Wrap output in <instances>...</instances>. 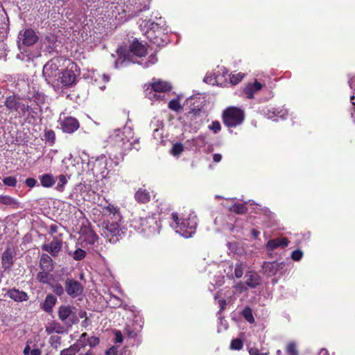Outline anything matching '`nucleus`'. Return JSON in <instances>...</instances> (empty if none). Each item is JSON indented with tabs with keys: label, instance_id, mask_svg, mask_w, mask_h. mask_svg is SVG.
<instances>
[{
	"label": "nucleus",
	"instance_id": "nucleus-1",
	"mask_svg": "<svg viewBox=\"0 0 355 355\" xmlns=\"http://www.w3.org/2000/svg\"><path fill=\"white\" fill-rule=\"evenodd\" d=\"M170 225L182 236L190 238L196 232L197 218L193 213L183 216H180L178 213H172Z\"/></svg>",
	"mask_w": 355,
	"mask_h": 355
},
{
	"label": "nucleus",
	"instance_id": "nucleus-2",
	"mask_svg": "<svg viewBox=\"0 0 355 355\" xmlns=\"http://www.w3.org/2000/svg\"><path fill=\"white\" fill-rule=\"evenodd\" d=\"M132 137V131L129 127H124L122 130L116 129L109 136V143L119 148L122 153L130 150L132 148V143L130 141Z\"/></svg>",
	"mask_w": 355,
	"mask_h": 355
},
{
	"label": "nucleus",
	"instance_id": "nucleus-3",
	"mask_svg": "<svg viewBox=\"0 0 355 355\" xmlns=\"http://www.w3.org/2000/svg\"><path fill=\"white\" fill-rule=\"evenodd\" d=\"M121 220H107L103 223L101 235L110 243H116L123 234V231L120 227L119 223Z\"/></svg>",
	"mask_w": 355,
	"mask_h": 355
},
{
	"label": "nucleus",
	"instance_id": "nucleus-4",
	"mask_svg": "<svg viewBox=\"0 0 355 355\" xmlns=\"http://www.w3.org/2000/svg\"><path fill=\"white\" fill-rule=\"evenodd\" d=\"M161 19V18L159 19ZM141 26L147 28L146 35L153 43L159 45L158 37L164 34L166 28H164V23L162 20L159 23L151 21H143L140 24Z\"/></svg>",
	"mask_w": 355,
	"mask_h": 355
},
{
	"label": "nucleus",
	"instance_id": "nucleus-5",
	"mask_svg": "<svg viewBox=\"0 0 355 355\" xmlns=\"http://www.w3.org/2000/svg\"><path fill=\"white\" fill-rule=\"evenodd\" d=\"M243 119L244 114L241 109L232 107L223 112V121L228 127H236L240 125Z\"/></svg>",
	"mask_w": 355,
	"mask_h": 355
},
{
	"label": "nucleus",
	"instance_id": "nucleus-6",
	"mask_svg": "<svg viewBox=\"0 0 355 355\" xmlns=\"http://www.w3.org/2000/svg\"><path fill=\"white\" fill-rule=\"evenodd\" d=\"M110 161L114 163V166H118L119 164V161L118 159L114 161L112 159H110L107 158L105 155H102L100 157H97L93 162V167L92 168L93 173L96 174H101L103 176H104V173L105 172V171L111 167L112 163L110 164Z\"/></svg>",
	"mask_w": 355,
	"mask_h": 355
},
{
	"label": "nucleus",
	"instance_id": "nucleus-7",
	"mask_svg": "<svg viewBox=\"0 0 355 355\" xmlns=\"http://www.w3.org/2000/svg\"><path fill=\"white\" fill-rule=\"evenodd\" d=\"M140 227L138 230L144 233L146 236H150L159 233V225L157 221L153 217L141 218L139 223Z\"/></svg>",
	"mask_w": 355,
	"mask_h": 355
},
{
	"label": "nucleus",
	"instance_id": "nucleus-8",
	"mask_svg": "<svg viewBox=\"0 0 355 355\" xmlns=\"http://www.w3.org/2000/svg\"><path fill=\"white\" fill-rule=\"evenodd\" d=\"M62 58H56L51 60L43 68V75L46 77V80H50L57 78L60 74L59 67Z\"/></svg>",
	"mask_w": 355,
	"mask_h": 355
},
{
	"label": "nucleus",
	"instance_id": "nucleus-9",
	"mask_svg": "<svg viewBox=\"0 0 355 355\" xmlns=\"http://www.w3.org/2000/svg\"><path fill=\"white\" fill-rule=\"evenodd\" d=\"M59 318L67 325L71 326L78 322V318L73 311V308L69 306H62L58 311Z\"/></svg>",
	"mask_w": 355,
	"mask_h": 355
},
{
	"label": "nucleus",
	"instance_id": "nucleus-10",
	"mask_svg": "<svg viewBox=\"0 0 355 355\" xmlns=\"http://www.w3.org/2000/svg\"><path fill=\"white\" fill-rule=\"evenodd\" d=\"M59 121L61 129L64 132L72 133L77 130L79 128V122L76 119L73 117L64 116L63 118H62V116H60Z\"/></svg>",
	"mask_w": 355,
	"mask_h": 355
},
{
	"label": "nucleus",
	"instance_id": "nucleus-11",
	"mask_svg": "<svg viewBox=\"0 0 355 355\" xmlns=\"http://www.w3.org/2000/svg\"><path fill=\"white\" fill-rule=\"evenodd\" d=\"M65 289L67 294L71 297H76L83 291V287L78 282L69 279L66 280Z\"/></svg>",
	"mask_w": 355,
	"mask_h": 355
},
{
	"label": "nucleus",
	"instance_id": "nucleus-12",
	"mask_svg": "<svg viewBox=\"0 0 355 355\" xmlns=\"http://www.w3.org/2000/svg\"><path fill=\"white\" fill-rule=\"evenodd\" d=\"M70 69H67L62 73V76L59 77L60 83L65 87L71 86L75 82L76 75L73 71L74 67L73 63H70Z\"/></svg>",
	"mask_w": 355,
	"mask_h": 355
},
{
	"label": "nucleus",
	"instance_id": "nucleus-13",
	"mask_svg": "<svg viewBox=\"0 0 355 355\" xmlns=\"http://www.w3.org/2000/svg\"><path fill=\"white\" fill-rule=\"evenodd\" d=\"M102 207V214L112 220H121V216L117 207L108 204Z\"/></svg>",
	"mask_w": 355,
	"mask_h": 355
},
{
	"label": "nucleus",
	"instance_id": "nucleus-14",
	"mask_svg": "<svg viewBox=\"0 0 355 355\" xmlns=\"http://www.w3.org/2000/svg\"><path fill=\"white\" fill-rule=\"evenodd\" d=\"M15 252L12 247H8L2 254V264L5 269H9L12 266L15 259Z\"/></svg>",
	"mask_w": 355,
	"mask_h": 355
},
{
	"label": "nucleus",
	"instance_id": "nucleus-15",
	"mask_svg": "<svg viewBox=\"0 0 355 355\" xmlns=\"http://www.w3.org/2000/svg\"><path fill=\"white\" fill-rule=\"evenodd\" d=\"M62 243L58 239H54L50 243L44 244L42 247V250L48 252L52 256L58 255L62 248Z\"/></svg>",
	"mask_w": 355,
	"mask_h": 355
},
{
	"label": "nucleus",
	"instance_id": "nucleus-16",
	"mask_svg": "<svg viewBox=\"0 0 355 355\" xmlns=\"http://www.w3.org/2000/svg\"><path fill=\"white\" fill-rule=\"evenodd\" d=\"M288 243L289 241L286 238H277L269 240L266 243V248L268 250L272 251L279 247H286L288 245Z\"/></svg>",
	"mask_w": 355,
	"mask_h": 355
},
{
	"label": "nucleus",
	"instance_id": "nucleus-17",
	"mask_svg": "<svg viewBox=\"0 0 355 355\" xmlns=\"http://www.w3.org/2000/svg\"><path fill=\"white\" fill-rule=\"evenodd\" d=\"M284 266L283 262L278 263L276 261L268 262L263 264V270L268 275H273L277 272L280 269H282Z\"/></svg>",
	"mask_w": 355,
	"mask_h": 355
},
{
	"label": "nucleus",
	"instance_id": "nucleus-18",
	"mask_svg": "<svg viewBox=\"0 0 355 355\" xmlns=\"http://www.w3.org/2000/svg\"><path fill=\"white\" fill-rule=\"evenodd\" d=\"M151 87V89L155 92H166L172 88L169 83L161 80H154Z\"/></svg>",
	"mask_w": 355,
	"mask_h": 355
},
{
	"label": "nucleus",
	"instance_id": "nucleus-19",
	"mask_svg": "<svg viewBox=\"0 0 355 355\" xmlns=\"http://www.w3.org/2000/svg\"><path fill=\"white\" fill-rule=\"evenodd\" d=\"M262 84L255 81L254 83L248 84L244 89V94L248 98H252L254 95L262 89Z\"/></svg>",
	"mask_w": 355,
	"mask_h": 355
},
{
	"label": "nucleus",
	"instance_id": "nucleus-20",
	"mask_svg": "<svg viewBox=\"0 0 355 355\" xmlns=\"http://www.w3.org/2000/svg\"><path fill=\"white\" fill-rule=\"evenodd\" d=\"M81 239L87 244L92 245L96 241L97 236L92 230L87 228L82 230Z\"/></svg>",
	"mask_w": 355,
	"mask_h": 355
},
{
	"label": "nucleus",
	"instance_id": "nucleus-21",
	"mask_svg": "<svg viewBox=\"0 0 355 355\" xmlns=\"http://www.w3.org/2000/svg\"><path fill=\"white\" fill-rule=\"evenodd\" d=\"M234 199L233 198L227 200V202H231L230 205H227L230 211L236 214H244L247 211L248 209L245 206V204L236 203L234 202Z\"/></svg>",
	"mask_w": 355,
	"mask_h": 355
},
{
	"label": "nucleus",
	"instance_id": "nucleus-22",
	"mask_svg": "<svg viewBox=\"0 0 355 355\" xmlns=\"http://www.w3.org/2000/svg\"><path fill=\"white\" fill-rule=\"evenodd\" d=\"M38 40V36L32 29H27L24 32V45H32Z\"/></svg>",
	"mask_w": 355,
	"mask_h": 355
},
{
	"label": "nucleus",
	"instance_id": "nucleus-23",
	"mask_svg": "<svg viewBox=\"0 0 355 355\" xmlns=\"http://www.w3.org/2000/svg\"><path fill=\"white\" fill-rule=\"evenodd\" d=\"M130 51L132 53L139 57L144 56L146 54V46L137 40H135L130 45Z\"/></svg>",
	"mask_w": 355,
	"mask_h": 355
},
{
	"label": "nucleus",
	"instance_id": "nucleus-24",
	"mask_svg": "<svg viewBox=\"0 0 355 355\" xmlns=\"http://www.w3.org/2000/svg\"><path fill=\"white\" fill-rule=\"evenodd\" d=\"M40 266L43 270L50 272L53 269L52 259L46 254H43L40 258Z\"/></svg>",
	"mask_w": 355,
	"mask_h": 355
},
{
	"label": "nucleus",
	"instance_id": "nucleus-25",
	"mask_svg": "<svg viewBox=\"0 0 355 355\" xmlns=\"http://www.w3.org/2000/svg\"><path fill=\"white\" fill-rule=\"evenodd\" d=\"M46 332L47 334L56 333L58 334H63L64 331V327L58 322H51L46 327Z\"/></svg>",
	"mask_w": 355,
	"mask_h": 355
},
{
	"label": "nucleus",
	"instance_id": "nucleus-26",
	"mask_svg": "<svg viewBox=\"0 0 355 355\" xmlns=\"http://www.w3.org/2000/svg\"><path fill=\"white\" fill-rule=\"evenodd\" d=\"M135 196L137 201L142 203L148 202L150 198L149 192L143 189H139Z\"/></svg>",
	"mask_w": 355,
	"mask_h": 355
},
{
	"label": "nucleus",
	"instance_id": "nucleus-27",
	"mask_svg": "<svg viewBox=\"0 0 355 355\" xmlns=\"http://www.w3.org/2000/svg\"><path fill=\"white\" fill-rule=\"evenodd\" d=\"M286 111L284 110H277L275 108L268 110L267 115L268 119H272L274 117H279L281 119H285V115L286 114Z\"/></svg>",
	"mask_w": 355,
	"mask_h": 355
},
{
	"label": "nucleus",
	"instance_id": "nucleus-28",
	"mask_svg": "<svg viewBox=\"0 0 355 355\" xmlns=\"http://www.w3.org/2000/svg\"><path fill=\"white\" fill-rule=\"evenodd\" d=\"M40 182L43 187H51L55 184V180L51 174H44L40 177Z\"/></svg>",
	"mask_w": 355,
	"mask_h": 355
},
{
	"label": "nucleus",
	"instance_id": "nucleus-29",
	"mask_svg": "<svg viewBox=\"0 0 355 355\" xmlns=\"http://www.w3.org/2000/svg\"><path fill=\"white\" fill-rule=\"evenodd\" d=\"M97 75L98 78L94 76V83L101 90H103L105 88V83L110 80V77L105 74L100 75L98 73Z\"/></svg>",
	"mask_w": 355,
	"mask_h": 355
},
{
	"label": "nucleus",
	"instance_id": "nucleus-30",
	"mask_svg": "<svg viewBox=\"0 0 355 355\" xmlns=\"http://www.w3.org/2000/svg\"><path fill=\"white\" fill-rule=\"evenodd\" d=\"M247 281L246 284L252 288H254L259 284V278L257 274L248 273L246 275Z\"/></svg>",
	"mask_w": 355,
	"mask_h": 355
},
{
	"label": "nucleus",
	"instance_id": "nucleus-31",
	"mask_svg": "<svg viewBox=\"0 0 355 355\" xmlns=\"http://www.w3.org/2000/svg\"><path fill=\"white\" fill-rule=\"evenodd\" d=\"M57 299L55 296L52 295H48L46 297L44 309L46 311H50L52 309V307L55 305Z\"/></svg>",
	"mask_w": 355,
	"mask_h": 355
},
{
	"label": "nucleus",
	"instance_id": "nucleus-32",
	"mask_svg": "<svg viewBox=\"0 0 355 355\" xmlns=\"http://www.w3.org/2000/svg\"><path fill=\"white\" fill-rule=\"evenodd\" d=\"M7 294L11 299H12L15 302L22 301V292L19 291L17 289L13 288L9 290Z\"/></svg>",
	"mask_w": 355,
	"mask_h": 355
},
{
	"label": "nucleus",
	"instance_id": "nucleus-33",
	"mask_svg": "<svg viewBox=\"0 0 355 355\" xmlns=\"http://www.w3.org/2000/svg\"><path fill=\"white\" fill-rule=\"evenodd\" d=\"M44 140L46 142H49L51 144H54L55 140V132L52 130L46 129L44 130Z\"/></svg>",
	"mask_w": 355,
	"mask_h": 355
},
{
	"label": "nucleus",
	"instance_id": "nucleus-34",
	"mask_svg": "<svg viewBox=\"0 0 355 355\" xmlns=\"http://www.w3.org/2000/svg\"><path fill=\"white\" fill-rule=\"evenodd\" d=\"M0 202L6 205H10L15 207L17 202L15 199L7 196H0Z\"/></svg>",
	"mask_w": 355,
	"mask_h": 355
},
{
	"label": "nucleus",
	"instance_id": "nucleus-35",
	"mask_svg": "<svg viewBox=\"0 0 355 355\" xmlns=\"http://www.w3.org/2000/svg\"><path fill=\"white\" fill-rule=\"evenodd\" d=\"M24 355H41V350L38 348L31 349L29 344L27 343L24 349Z\"/></svg>",
	"mask_w": 355,
	"mask_h": 355
},
{
	"label": "nucleus",
	"instance_id": "nucleus-36",
	"mask_svg": "<svg viewBox=\"0 0 355 355\" xmlns=\"http://www.w3.org/2000/svg\"><path fill=\"white\" fill-rule=\"evenodd\" d=\"M243 315L245 319L250 323H253L254 322V319L250 308L245 307L243 311Z\"/></svg>",
	"mask_w": 355,
	"mask_h": 355
},
{
	"label": "nucleus",
	"instance_id": "nucleus-37",
	"mask_svg": "<svg viewBox=\"0 0 355 355\" xmlns=\"http://www.w3.org/2000/svg\"><path fill=\"white\" fill-rule=\"evenodd\" d=\"M51 346L55 349L58 348L61 344V338L58 336H51L49 338Z\"/></svg>",
	"mask_w": 355,
	"mask_h": 355
},
{
	"label": "nucleus",
	"instance_id": "nucleus-38",
	"mask_svg": "<svg viewBox=\"0 0 355 355\" xmlns=\"http://www.w3.org/2000/svg\"><path fill=\"white\" fill-rule=\"evenodd\" d=\"M244 266L243 263L238 262L235 265L234 275L236 278H240L243 275Z\"/></svg>",
	"mask_w": 355,
	"mask_h": 355
},
{
	"label": "nucleus",
	"instance_id": "nucleus-39",
	"mask_svg": "<svg viewBox=\"0 0 355 355\" xmlns=\"http://www.w3.org/2000/svg\"><path fill=\"white\" fill-rule=\"evenodd\" d=\"M85 254L86 253L83 250L78 248L73 252L72 257L75 260L80 261L85 258Z\"/></svg>",
	"mask_w": 355,
	"mask_h": 355
},
{
	"label": "nucleus",
	"instance_id": "nucleus-40",
	"mask_svg": "<svg viewBox=\"0 0 355 355\" xmlns=\"http://www.w3.org/2000/svg\"><path fill=\"white\" fill-rule=\"evenodd\" d=\"M168 107L171 110H172L173 111H176V112H178L182 108L178 99H173V100H171L168 103Z\"/></svg>",
	"mask_w": 355,
	"mask_h": 355
},
{
	"label": "nucleus",
	"instance_id": "nucleus-41",
	"mask_svg": "<svg viewBox=\"0 0 355 355\" xmlns=\"http://www.w3.org/2000/svg\"><path fill=\"white\" fill-rule=\"evenodd\" d=\"M184 150L183 145L181 143H177L173 145L171 149V153L176 156L179 155Z\"/></svg>",
	"mask_w": 355,
	"mask_h": 355
},
{
	"label": "nucleus",
	"instance_id": "nucleus-42",
	"mask_svg": "<svg viewBox=\"0 0 355 355\" xmlns=\"http://www.w3.org/2000/svg\"><path fill=\"white\" fill-rule=\"evenodd\" d=\"M244 74L242 73H238L236 74H232L230 76V83L232 85H236L243 78Z\"/></svg>",
	"mask_w": 355,
	"mask_h": 355
},
{
	"label": "nucleus",
	"instance_id": "nucleus-43",
	"mask_svg": "<svg viewBox=\"0 0 355 355\" xmlns=\"http://www.w3.org/2000/svg\"><path fill=\"white\" fill-rule=\"evenodd\" d=\"M209 130H211L214 133L216 134L221 130L220 123L217 121H212L210 125L208 126Z\"/></svg>",
	"mask_w": 355,
	"mask_h": 355
},
{
	"label": "nucleus",
	"instance_id": "nucleus-44",
	"mask_svg": "<svg viewBox=\"0 0 355 355\" xmlns=\"http://www.w3.org/2000/svg\"><path fill=\"white\" fill-rule=\"evenodd\" d=\"M230 347L232 349L239 350L243 347V342L241 339L236 338L232 340Z\"/></svg>",
	"mask_w": 355,
	"mask_h": 355
},
{
	"label": "nucleus",
	"instance_id": "nucleus-45",
	"mask_svg": "<svg viewBox=\"0 0 355 355\" xmlns=\"http://www.w3.org/2000/svg\"><path fill=\"white\" fill-rule=\"evenodd\" d=\"M286 352L288 355H298L296 345L294 343H289L286 347Z\"/></svg>",
	"mask_w": 355,
	"mask_h": 355
},
{
	"label": "nucleus",
	"instance_id": "nucleus-46",
	"mask_svg": "<svg viewBox=\"0 0 355 355\" xmlns=\"http://www.w3.org/2000/svg\"><path fill=\"white\" fill-rule=\"evenodd\" d=\"M76 352V347L73 345L69 348L61 350L60 355H74Z\"/></svg>",
	"mask_w": 355,
	"mask_h": 355
},
{
	"label": "nucleus",
	"instance_id": "nucleus-47",
	"mask_svg": "<svg viewBox=\"0 0 355 355\" xmlns=\"http://www.w3.org/2000/svg\"><path fill=\"white\" fill-rule=\"evenodd\" d=\"M349 85L352 89V95L351 96V102L352 105H355V76L349 80Z\"/></svg>",
	"mask_w": 355,
	"mask_h": 355
},
{
	"label": "nucleus",
	"instance_id": "nucleus-48",
	"mask_svg": "<svg viewBox=\"0 0 355 355\" xmlns=\"http://www.w3.org/2000/svg\"><path fill=\"white\" fill-rule=\"evenodd\" d=\"M49 272L43 270L42 272H40L37 274V279L40 282L46 283L49 280Z\"/></svg>",
	"mask_w": 355,
	"mask_h": 355
},
{
	"label": "nucleus",
	"instance_id": "nucleus-49",
	"mask_svg": "<svg viewBox=\"0 0 355 355\" xmlns=\"http://www.w3.org/2000/svg\"><path fill=\"white\" fill-rule=\"evenodd\" d=\"M303 256V252L300 250H294L291 253V258L293 261H299Z\"/></svg>",
	"mask_w": 355,
	"mask_h": 355
},
{
	"label": "nucleus",
	"instance_id": "nucleus-50",
	"mask_svg": "<svg viewBox=\"0 0 355 355\" xmlns=\"http://www.w3.org/2000/svg\"><path fill=\"white\" fill-rule=\"evenodd\" d=\"M3 182L6 185L10 186V187H14V186H15V184L17 183L16 178L14 177H11V176L5 178L3 180Z\"/></svg>",
	"mask_w": 355,
	"mask_h": 355
},
{
	"label": "nucleus",
	"instance_id": "nucleus-51",
	"mask_svg": "<svg viewBox=\"0 0 355 355\" xmlns=\"http://www.w3.org/2000/svg\"><path fill=\"white\" fill-rule=\"evenodd\" d=\"M157 61V59L155 56V55H151L149 58H148V60L147 62H146L145 63L142 64L144 65V67H149L150 66L155 64Z\"/></svg>",
	"mask_w": 355,
	"mask_h": 355
},
{
	"label": "nucleus",
	"instance_id": "nucleus-52",
	"mask_svg": "<svg viewBox=\"0 0 355 355\" xmlns=\"http://www.w3.org/2000/svg\"><path fill=\"white\" fill-rule=\"evenodd\" d=\"M53 291L58 295H61L64 292L62 286L58 284H56L53 286Z\"/></svg>",
	"mask_w": 355,
	"mask_h": 355
},
{
	"label": "nucleus",
	"instance_id": "nucleus-53",
	"mask_svg": "<svg viewBox=\"0 0 355 355\" xmlns=\"http://www.w3.org/2000/svg\"><path fill=\"white\" fill-rule=\"evenodd\" d=\"M6 105L8 107L12 109L16 108V103L14 101V98H12L11 97H9L6 100Z\"/></svg>",
	"mask_w": 355,
	"mask_h": 355
},
{
	"label": "nucleus",
	"instance_id": "nucleus-54",
	"mask_svg": "<svg viewBox=\"0 0 355 355\" xmlns=\"http://www.w3.org/2000/svg\"><path fill=\"white\" fill-rule=\"evenodd\" d=\"M88 343L90 346H95L99 343V339L97 337L92 336L89 338Z\"/></svg>",
	"mask_w": 355,
	"mask_h": 355
},
{
	"label": "nucleus",
	"instance_id": "nucleus-55",
	"mask_svg": "<svg viewBox=\"0 0 355 355\" xmlns=\"http://www.w3.org/2000/svg\"><path fill=\"white\" fill-rule=\"evenodd\" d=\"M28 98L30 99L32 98V99H33L34 101L37 102V101H40L41 99V94L37 92L35 94H34L33 95L29 94L28 95Z\"/></svg>",
	"mask_w": 355,
	"mask_h": 355
},
{
	"label": "nucleus",
	"instance_id": "nucleus-56",
	"mask_svg": "<svg viewBox=\"0 0 355 355\" xmlns=\"http://www.w3.org/2000/svg\"><path fill=\"white\" fill-rule=\"evenodd\" d=\"M36 183H37V181L34 178H27L26 180V184L30 188L34 187L35 186Z\"/></svg>",
	"mask_w": 355,
	"mask_h": 355
},
{
	"label": "nucleus",
	"instance_id": "nucleus-57",
	"mask_svg": "<svg viewBox=\"0 0 355 355\" xmlns=\"http://www.w3.org/2000/svg\"><path fill=\"white\" fill-rule=\"evenodd\" d=\"M115 341L116 343H121L123 341V336L121 333L119 331L115 333Z\"/></svg>",
	"mask_w": 355,
	"mask_h": 355
},
{
	"label": "nucleus",
	"instance_id": "nucleus-58",
	"mask_svg": "<svg viewBox=\"0 0 355 355\" xmlns=\"http://www.w3.org/2000/svg\"><path fill=\"white\" fill-rule=\"evenodd\" d=\"M67 182V177L64 175L59 176V184L58 185L63 186Z\"/></svg>",
	"mask_w": 355,
	"mask_h": 355
},
{
	"label": "nucleus",
	"instance_id": "nucleus-59",
	"mask_svg": "<svg viewBox=\"0 0 355 355\" xmlns=\"http://www.w3.org/2000/svg\"><path fill=\"white\" fill-rule=\"evenodd\" d=\"M126 62V60L124 58L123 60H121V58H119V60H117L116 62H115V67L116 68H119L120 66H122L124 63Z\"/></svg>",
	"mask_w": 355,
	"mask_h": 355
},
{
	"label": "nucleus",
	"instance_id": "nucleus-60",
	"mask_svg": "<svg viewBox=\"0 0 355 355\" xmlns=\"http://www.w3.org/2000/svg\"><path fill=\"white\" fill-rule=\"evenodd\" d=\"M249 353L250 355H261V354L259 352V349L257 348H250Z\"/></svg>",
	"mask_w": 355,
	"mask_h": 355
},
{
	"label": "nucleus",
	"instance_id": "nucleus-61",
	"mask_svg": "<svg viewBox=\"0 0 355 355\" xmlns=\"http://www.w3.org/2000/svg\"><path fill=\"white\" fill-rule=\"evenodd\" d=\"M213 159H214V162H219L222 159V155L219 153L214 154Z\"/></svg>",
	"mask_w": 355,
	"mask_h": 355
},
{
	"label": "nucleus",
	"instance_id": "nucleus-62",
	"mask_svg": "<svg viewBox=\"0 0 355 355\" xmlns=\"http://www.w3.org/2000/svg\"><path fill=\"white\" fill-rule=\"evenodd\" d=\"M235 287L240 289L241 292L246 289L245 286L242 283L237 284Z\"/></svg>",
	"mask_w": 355,
	"mask_h": 355
},
{
	"label": "nucleus",
	"instance_id": "nucleus-63",
	"mask_svg": "<svg viewBox=\"0 0 355 355\" xmlns=\"http://www.w3.org/2000/svg\"><path fill=\"white\" fill-rule=\"evenodd\" d=\"M116 350L114 348H110L106 352V355H115Z\"/></svg>",
	"mask_w": 355,
	"mask_h": 355
},
{
	"label": "nucleus",
	"instance_id": "nucleus-64",
	"mask_svg": "<svg viewBox=\"0 0 355 355\" xmlns=\"http://www.w3.org/2000/svg\"><path fill=\"white\" fill-rule=\"evenodd\" d=\"M319 355H329V354L326 349H321Z\"/></svg>",
	"mask_w": 355,
	"mask_h": 355
}]
</instances>
